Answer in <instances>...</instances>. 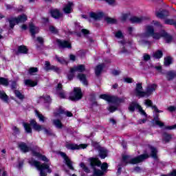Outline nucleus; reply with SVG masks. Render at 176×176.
<instances>
[{"label":"nucleus","instance_id":"1","mask_svg":"<svg viewBox=\"0 0 176 176\" xmlns=\"http://www.w3.org/2000/svg\"><path fill=\"white\" fill-rule=\"evenodd\" d=\"M146 38L152 36L153 39L159 41L161 38L165 39L166 43H170L173 41V36L170 35L166 30H162L160 32H155V28L152 25H148L146 27V31L144 34Z\"/></svg>","mask_w":176,"mask_h":176},{"label":"nucleus","instance_id":"2","mask_svg":"<svg viewBox=\"0 0 176 176\" xmlns=\"http://www.w3.org/2000/svg\"><path fill=\"white\" fill-rule=\"evenodd\" d=\"M23 126L25 129V133H27V134H32V129L33 130H34V131H38V132L42 131V130H43V129L42 128V125L38 124V122H36V120H35V119L30 120V123L23 122Z\"/></svg>","mask_w":176,"mask_h":176},{"label":"nucleus","instance_id":"3","mask_svg":"<svg viewBox=\"0 0 176 176\" xmlns=\"http://www.w3.org/2000/svg\"><path fill=\"white\" fill-rule=\"evenodd\" d=\"M130 157L129 155L122 156V162L125 163V164H138V163H142L144 160H146V159H149V156L148 154L144 153L140 155H138L129 161Z\"/></svg>","mask_w":176,"mask_h":176},{"label":"nucleus","instance_id":"4","mask_svg":"<svg viewBox=\"0 0 176 176\" xmlns=\"http://www.w3.org/2000/svg\"><path fill=\"white\" fill-rule=\"evenodd\" d=\"M33 166L40 171V176H47V173L48 174L52 173L50 166L46 163L41 164L40 162L34 160L33 161Z\"/></svg>","mask_w":176,"mask_h":176},{"label":"nucleus","instance_id":"5","mask_svg":"<svg viewBox=\"0 0 176 176\" xmlns=\"http://www.w3.org/2000/svg\"><path fill=\"white\" fill-rule=\"evenodd\" d=\"M99 98L104 100V101H107V102L116 104V105H119V104L124 102V98H119L115 96H110L105 94L100 95Z\"/></svg>","mask_w":176,"mask_h":176},{"label":"nucleus","instance_id":"6","mask_svg":"<svg viewBox=\"0 0 176 176\" xmlns=\"http://www.w3.org/2000/svg\"><path fill=\"white\" fill-rule=\"evenodd\" d=\"M73 96H69V98L71 101H79L83 98V94L80 87H74L73 89Z\"/></svg>","mask_w":176,"mask_h":176},{"label":"nucleus","instance_id":"7","mask_svg":"<svg viewBox=\"0 0 176 176\" xmlns=\"http://www.w3.org/2000/svg\"><path fill=\"white\" fill-rule=\"evenodd\" d=\"M56 42L59 49H72V44L68 40L57 38Z\"/></svg>","mask_w":176,"mask_h":176},{"label":"nucleus","instance_id":"8","mask_svg":"<svg viewBox=\"0 0 176 176\" xmlns=\"http://www.w3.org/2000/svg\"><path fill=\"white\" fill-rule=\"evenodd\" d=\"M65 148L67 149H69L70 151H79V149H86L87 148V144H76L74 143L67 144L65 145Z\"/></svg>","mask_w":176,"mask_h":176},{"label":"nucleus","instance_id":"9","mask_svg":"<svg viewBox=\"0 0 176 176\" xmlns=\"http://www.w3.org/2000/svg\"><path fill=\"white\" fill-rule=\"evenodd\" d=\"M157 88V85L156 84H151L148 85L146 89V91L143 93V98L144 97H150L153 94V91H156V89Z\"/></svg>","mask_w":176,"mask_h":176},{"label":"nucleus","instance_id":"10","mask_svg":"<svg viewBox=\"0 0 176 176\" xmlns=\"http://www.w3.org/2000/svg\"><path fill=\"white\" fill-rule=\"evenodd\" d=\"M19 148L23 152V153H27L28 152H32V155H34V152H35V149H36V146H28L25 142H22L19 145Z\"/></svg>","mask_w":176,"mask_h":176},{"label":"nucleus","instance_id":"11","mask_svg":"<svg viewBox=\"0 0 176 176\" xmlns=\"http://www.w3.org/2000/svg\"><path fill=\"white\" fill-rule=\"evenodd\" d=\"M59 155H60L61 157H63V159H64V160L65 162V164H66V166H67V167H68V168H69V170H75V168H74V166H72V162L71 161V160L69 159L68 155H67V153H65L63 151H60Z\"/></svg>","mask_w":176,"mask_h":176},{"label":"nucleus","instance_id":"12","mask_svg":"<svg viewBox=\"0 0 176 176\" xmlns=\"http://www.w3.org/2000/svg\"><path fill=\"white\" fill-rule=\"evenodd\" d=\"M149 149L151 150L150 155L146 153V151H144V154H146L149 156V157H152L154 160H157L159 157L157 156V148L153 146H148Z\"/></svg>","mask_w":176,"mask_h":176},{"label":"nucleus","instance_id":"13","mask_svg":"<svg viewBox=\"0 0 176 176\" xmlns=\"http://www.w3.org/2000/svg\"><path fill=\"white\" fill-rule=\"evenodd\" d=\"M50 13L51 14V17H52V19H55V20H58V19H61V17H63V13H61L60 10L57 8L50 10Z\"/></svg>","mask_w":176,"mask_h":176},{"label":"nucleus","instance_id":"14","mask_svg":"<svg viewBox=\"0 0 176 176\" xmlns=\"http://www.w3.org/2000/svg\"><path fill=\"white\" fill-rule=\"evenodd\" d=\"M89 163L92 169L96 168V167H101V161L97 157L89 158Z\"/></svg>","mask_w":176,"mask_h":176},{"label":"nucleus","instance_id":"15","mask_svg":"<svg viewBox=\"0 0 176 176\" xmlns=\"http://www.w3.org/2000/svg\"><path fill=\"white\" fill-rule=\"evenodd\" d=\"M144 104L147 107H150L152 109H154V112H155V113H162L163 112V111L159 110L157 106L153 105V102L150 99L146 100Z\"/></svg>","mask_w":176,"mask_h":176},{"label":"nucleus","instance_id":"16","mask_svg":"<svg viewBox=\"0 0 176 176\" xmlns=\"http://www.w3.org/2000/svg\"><path fill=\"white\" fill-rule=\"evenodd\" d=\"M135 96L137 97L143 98L144 91H142V83L139 82L136 84V87L135 89Z\"/></svg>","mask_w":176,"mask_h":176},{"label":"nucleus","instance_id":"17","mask_svg":"<svg viewBox=\"0 0 176 176\" xmlns=\"http://www.w3.org/2000/svg\"><path fill=\"white\" fill-rule=\"evenodd\" d=\"M29 31L32 36V38H35V35L39 33V28L35 26L34 23H31L29 24Z\"/></svg>","mask_w":176,"mask_h":176},{"label":"nucleus","instance_id":"18","mask_svg":"<svg viewBox=\"0 0 176 176\" xmlns=\"http://www.w3.org/2000/svg\"><path fill=\"white\" fill-rule=\"evenodd\" d=\"M86 71V66L85 65H78L74 67H71L69 72H85Z\"/></svg>","mask_w":176,"mask_h":176},{"label":"nucleus","instance_id":"19","mask_svg":"<svg viewBox=\"0 0 176 176\" xmlns=\"http://www.w3.org/2000/svg\"><path fill=\"white\" fill-rule=\"evenodd\" d=\"M89 16L91 19H94V20H101V19L105 16V14L103 12H99L97 13L91 12H90Z\"/></svg>","mask_w":176,"mask_h":176},{"label":"nucleus","instance_id":"20","mask_svg":"<svg viewBox=\"0 0 176 176\" xmlns=\"http://www.w3.org/2000/svg\"><path fill=\"white\" fill-rule=\"evenodd\" d=\"M28 47L26 45H22L18 46L17 51L16 52V56L19 54H28Z\"/></svg>","mask_w":176,"mask_h":176},{"label":"nucleus","instance_id":"21","mask_svg":"<svg viewBox=\"0 0 176 176\" xmlns=\"http://www.w3.org/2000/svg\"><path fill=\"white\" fill-rule=\"evenodd\" d=\"M77 78L82 82L84 86H89V82L87 81V77L85 74H78Z\"/></svg>","mask_w":176,"mask_h":176},{"label":"nucleus","instance_id":"22","mask_svg":"<svg viewBox=\"0 0 176 176\" xmlns=\"http://www.w3.org/2000/svg\"><path fill=\"white\" fill-rule=\"evenodd\" d=\"M33 156L38 157V159H40V160H42L43 162H45V163H49V159L47 158V157L42 155L39 152L33 151Z\"/></svg>","mask_w":176,"mask_h":176},{"label":"nucleus","instance_id":"23","mask_svg":"<svg viewBox=\"0 0 176 176\" xmlns=\"http://www.w3.org/2000/svg\"><path fill=\"white\" fill-rule=\"evenodd\" d=\"M140 107H141V105H140V104H138V102H131L129 104L128 109H129V112H135V109H139Z\"/></svg>","mask_w":176,"mask_h":176},{"label":"nucleus","instance_id":"24","mask_svg":"<svg viewBox=\"0 0 176 176\" xmlns=\"http://www.w3.org/2000/svg\"><path fill=\"white\" fill-rule=\"evenodd\" d=\"M104 68H105V64L102 63L98 65L95 68V75L96 76H100V75H101V72L104 70Z\"/></svg>","mask_w":176,"mask_h":176},{"label":"nucleus","instance_id":"25","mask_svg":"<svg viewBox=\"0 0 176 176\" xmlns=\"http://www.w3.org/2000/svg\"><path fill=\"white\" fill-rule=\"evenodd\" d=\"M168 16H170L168 11L166 10L156 12V16L158 17V19H166V17H168Z\"/></svg>","mask_w":176,"mask_h":176},{"label":"nucleus","instance_id":"26","mask_svg":"<svg viewBox=\"0 0 176 176\" xmlns=\"http://www.w3.org/2000/svg\"><path fill=\"white\" fill-rule=\"evenodd\" d=\"M72 6H74V3L69 1L67 4L64 7L63 12L66 14H69L72 10Z\"/></svg>","mask_w":176,"mask_h":176},{"label":"nucleus","instance_id":"27","mask_svg":"<svg viewBox=\"0 0 176 176\" xmlns=\"http://www.w3.org/2000/svg\"><path fill=\"white\" fill-rule=\"evenodd\" d=\"M25 85L28 86V87H35V86H38L37 81H33L31 79L25 80Z\"/></svg>","mask_w":176,"mask_h":176},{"label":"nucleus","instance_id":"28","mask_svg":"<svg viewBox=\"0 0 176 176\" xmlns=\"http://www.w3.org/2000/svg\"><path fill=\"white\" fill-rule=\"evenodd\" d=\"M142 17H138V16H132L130 18L129 21L132 24H141L143 21Z\"/></svg>","mask_w":176,"mask_h":176},{"label":"nucleus","instance_id":"29","mask_svg":"<svg viewBox=\"0 0 176 176\" xmlns=\"http://www.w3.org/2000/svg\"><path fill=\"white\" fill-rule=\"evenodd\" d=\"M7 21L9 22L10 28L11 30H13V28H14V25H16V24H19L17 23V19L16 17L8 18L7 19Z\"/></svg>","mask_w":176,"mask_h":176},{"label":"nucleus","instance_id":"30","mask_svg":"<svg viewBox=\"0 0 176 176\" xmlns=\"http://www.w3.org/2000/svg\"><path fill=\"white\" fill-rule=\"evenodd\" d=\"M166 78L168 82L173 80L174 78H176V72H174L173 71L168 72L166 74Z\"/></svg>","mask_w":176,"mask_h":176},{"label":"nucleus","instance_id":"31","mask_svg":"<svg viewBox=\"0 0 176 176\" xmlns=\"http://www.w3.org/2000/svg\"><path fill=\"white\" fill-rule=\"evenodd\" d=\"M153 57L156 60H160L163 57V51L157 50L153 54Z\"/></svg>","mask_w":176,"mask_h":176},{"label":"nucleus","instance_id":"32","mask_svg":"<svg viewBox=\"0 0 176 176\" xmlns=\"http://www.w3.org/2000/svg\"><path fill=\"white\" fill-rule=\"evenodd\" d=\"M16 19L17 24L20 23H25V21L28 19V18L27 17V15L24 14L18 16V17H16Z\"/></svg>","mask_w":176,"mask_h":176},{"label":"nucleus","instance_id":"33","mask_svg":"<svg viewBox=\"0 0 176 176\" xmlns=\"http://www.w3.org/2000/svg\"><path fill=\"white\" fill-rule=\"evenodd\" d=\"M40 98L44 100V104H48V105H50V104H52V99L49 95L41 96Z\"/></svg>","mask_w":176,"mask_h":176},{"label":"nucleus","instance_id":"34","mask_svg":"<svg viewBox=\"0 0 176 176\" xmlns=\"http://www.w3.org/2000/svg\"><path fill=\"white\" fill-rule=\"evenodd\" d=\"M99 156L100 159H105L108 156V151L100 148L99 149Z\"/></svg>","mask_w":176,"mask_h":176},{"label":"nucleus","instance_id":"35","mask_svg":"<svg viewBox=\"0 0 176 176\" xmlns=\"http://www.w3.org/2000/svg\"><path fill=\"white\" fill-rule=\"evenodd\" d=\"M105 21H107V24H118V19H113L109 16L104 18Z\"/></svg>","mask_w":176,"mask_h":176},{"label":"nucleus","instance_id":"36","mask_svg":"<svg viewBox=\"0 0 176 176\" xmlns=\"http://www.w3.org/2000/svg\"><path fill=\"white\" fill-rule=\"evenodd\" d=\"M164 64L165 67H168L173 64V58L171 56H166L164 58Z\"/></svg>","mask_w":176,"mask_h":176},{"label":"nucleus","instance_id":"37","mask_svg":"<svg viewBox=\"0 0 176 176\" xmlns=\"http://www.w3.org/2000/svg\"><path fill=\"white\" fill-rule=\"evenodd\" d=\"M0 85L8 87L9 86V80L4 77H0Z\"/></svg>","mask_w":176,"mask_h":176},{"label":"nucleus","instance_id":"38","mask_svg":"<svg viewBox=\"0 0 176 176\" xmlns=\"http://www.w3.org/2000/svg\"><path fill=\"white\" fill-rule=\"evenodd\" d=\"M0 98L5 102H8V101H9V96H8L5 91H0Z\"/></svg>","mask_w":176,"mask_h":176},{"label":"nucleus","instance_id":"39","mask_svg":"<svg viewBox=\"0 0 176 176\" xmlns=\"http://www.w3.org/2000/svg\"><path fill=\"white\" fill-rule=\"evenodd\" d=\"M65 113V111L63 107H60L56 112L54 113V115L56 118L60 116V115H64Z\"/></svg>","mask_w":176,"mask_h":176},{"label":"nucleus","instance_id":"40","mask_svg":"<svg viewBox=\"0 0 176 176\" xmlns=\"http://www.w3.org/2000/svg\"><path fill=\"white\" fill-rule=\"evenodd\" d=\"M94 175L91 176H102L104 175V172L100 169H97V168H94Z\"/></svg>","mask_w":176,"mask_h":176},{"label":"nucleus","instance_id":"41","mask_svg":"<svg viewBox=\"0 0 176 176\" xmlns=\"http://www.w3.org/2000/svg\"><path fill=\"white\" fill-rule=\"evenodd\" d=\"M129 17H130V13H124L122 14V16L120 17V21L122 23H126V21H127V19H129Z\"/></svg>","mask_w":176,"mask_h":176},{"label":"nucleus","instance_id":"42","mask_svg":"<svg viewBox=\"0 0 176 176\" xmlns=\"http://www.w3.org/2000/svg\"><path fill=\"white\" fill-rule=\"evenodd\" d=\"M35 114L37 118H38L40 122H45V116L41 113L38 110H35Z\"/></svg>","mask_w":176,"mask_h":176},{"label":"nucleus","instance_id":"43","mask_svg":"<svg viewBox=\"0 0 176 176\" xmlns=\"http://www.w3.org/2000/svg\"><path fill=\"white\" fill-rule=\"evenodd\" d=\"M54 124L57 129H63V123L58 119L54 120Z\"/></svg>","mask_w":176,"mask_h":176},{"label":"nucleus","instance_id":"44","mask_svg":"<svg viewBox=\"0 0 176 176\" xmlns=\"http://www.w3.org/2000/svg\"><path fill=\"white\" fill-rule=\"evenodd\" d=\"M173 138V136L171 134H168L167 133H164V140L165 142H170L171 141V139Z\"/></svg>","mask_w":176,"mask_h":176},{"label":"nucleus","instance_id":"45","mask_svg":"<svg viewBox=\"0 0 176 176\" xmlns=\"http://www.w3.org/2000/svg\"><path fill=\"white\" fill-rule=\"evenodd\" d=\"M80 167L82 168L83 171H85V173H87V174H89V173H90V169H89V167L86 166L85 162H81L80 164Z\"/></svg>","mask_w":176,"mask_h":176},{"label":"nucleus","instance_id":"46","mask_svg":"<svg viewBox=\"0 0 176 176\" xmlns=\"http://www.w3.org/2000/svg\"><path fill=\"white\" fill-rule=\"evenodd\" d=\"M14 93L15 96L17 97V98H19V100H24V95H23V94L20 92V91L15 89L14 91Z\"/></svg>","mask_w":176,"mask_h":176},{"label":"nucleus","instance_id":"47","mask_svg":"<svg viewBox=\"0 0 176 176\" xmlns=\"http://www.w3.org/2000/svg\"><path fill=\"white\" fill-rule=\"evenodd\" d=\"M49 30L50 31V32L52 34H54L55 35H56L57 34H58V30L57 28H56V27L53 26V25H50L49 27Z\"/></svg>","mask_w":176,"mask_h":176},{"label":"nucleus","instance_id":"48","mask_svg":"<svg viewBox=\"0 0 176 176\" xmlns=\"http://www.w3.org/2000/svg\"><path fill=\"white\" fill-rule=\"evenodd\" d=\"M91 145L95 148V149H98V151H100L101 149V146L100 145L99 142H97L96 141H92L91 142Z\"/></svg>","mask_w":176,"mask_h":176},{"label":"nucleus","instance_id":"49","mask_svg":"<svg viewBox=\"0 0 176 176\" xmlns=\"http://www.w3.org/2000/svg\"><path fill=\"white\" fill-rule=\"evenodd\" d=\"M38 67H30L28 69V74L30 75H34V74H36V72H38Z\"/></svg>","mask_w":176,"mask_h":176},{"label":"nucleus","instance_id":"50","mask_svg":"<svg viewBox=\"0 0 176 176\" xmlns=\"http://www.w3.org/2000/svg\"><path fill=\"white\" fill-rule=\"evenodd\" d=\"M17 89V81L12 80L11 82V90H16Z\"/></svg>","mask_w":176,"mask_h":176},{"label":"nucleus","instance_id":"51","mask_svg":"<svg viewBox=\"0 0 176 176\" xmlns=\"http://www.w3.org/2000/svg\"><path fill=\"white\" fill-rule=\"evenodd\" d=\"M138 110H139V112L140 113V114L143 115V116H145V118H148V114H146V112L144 111L142 107L140 106Z\"/></svg>","mask_w":176,"mask_h":176},{"label":"nucleus","instance_id":"52","mask_svg":"<svg viewBox=\"0 0 176 176\" xmlns=\"http://www.w3.org/2000/svg\"><path fill=\"white\" fill-rule=\"evenodd\" d=\"M101 166V170L102 171H107L108 170V164L107 162H104Z\"/></svg>","mask_w":176,"mask_h":176},{"label":"nucleus","instance_id":"53","mask_svg":"<svg viewBox=\"0 0 176 176\" xmlns=\"http://www.w3.org/2000/svg\"><path fill=\"white\" fill-rule=\"evenodd\" d=\"M75 72H69V74H67V79L68 80H74V78L75 77Z\"/></svg>","mask_w":176,"mask_h":176},{"label":"nucleus","instance_id":"54","mask_svg":"<svg viewBox=\"0 0 176 176\" xmlns=\"http://www.w3.org/2000/svg\"><path fill=\"white\" fill-rule=\"evenodd\" d=\"M121 54H129L130 52L126 49L125 46H123L122 50L120 52Z\"/></svg>","mask_w":176,"mask_h":176},{"label":"nucleus","instance_id":"55","mask_svg":"<svg viewBox=\"0 0 176 176\" xmlns=\"http://www.w3.org/2000/svg\"><path fill=\"white\" fill-rule=\"evenodd\" d=\"M50 71H54V72H58L60 69L57 66L52 65Z\"/></svg>","mask_w":176,"mask_h":176},{"label":"nucleus","instance_id":"56","mask_svg":"<svg viewBox=\"0 0 176 176\" xmlns=\"http://www.w3.org/2000/svg\"><path fill=\"white\" fill-rule=\"evenodd\" d=\"M81 32L82 34H83L84 36H86V35L90 34V30L87 29H82Z\"/></svg>","mask_w":176,"mask_h":176},{"label":"nucleus","instance_id":"57","mask_svg":"<svg viewBox=\"0 0 176 176\" xmlns=\"http://www.w3.org/2000/svg\"><path fill=\"white\" fill-rule=\"evenodd\" d=\"M116 38H123V33H122V31L118 30L116 34H115Z\"/></svg>","mask_w":176,"mask_h":176},{"label":"nucleus","instance_id":"58","mask_svg":"<svg viewBox=\"0 0 176 176\" xmlns=\"http://www.w3.org/2000/svg\"><path fill=\"white\" fill-rule=\"evenodd\" d=\"M50 68H52V65H50V62L45 61V69L47 71H50Z\"/></svg>","mask_w":176,"mask_h":176},{"label":"nucleus","instance_id":"59","mask_svg":"<svg viewBox=\"0 0 176 176\" xmlns=\"http://www.w3.org/2000/svg\"><path fill=\"white\" fill-rule=\"evenodd\" d=\"M118 110V107H115V106H110L109 107V112H111V113L115 112V111Z\"/></svg>","mask_w":176,"mask_h":176},{"label":"nucleus","instance_id":"60","mask_svg":"<svg viewBox=\"0 0 176 176\" xmlns=\"http://www.w3.org/2000/svg\"><path fill=\"white\" fill-rule=\"evenodd\" d=\"M143 58L144 61H149V60H151V55L148 54H144Z\"/></svg>","mask_w":176,"mask_h":176},{"label":"nucleus","instance_id":"61","mask_svg":"<svg viewBox=\"0 0 176 176\" xmlns=\"http://www.w3.org/2000/svg\"><path fill=\"white\" fill-rule=\"evenodd\" d=\"M12 131H14V134H20V129L17 126H13Z\"/></svg>","mask_w":176,"mask_h":176},{"label":"nucleus","instance_id":"62","mask_svg":"<svg viewBox=\"0 0 176 176\" xmlns=\"http://www.w3.org/2000/svg\"><path fill=\"white\" fill-rule=\"evenodd\" d=\"M89 101H96V94L92 93L89 95Z\"/></svg>","mask_w":176,"mask_h":176},{"label":"nucleus","instance_id":"63","mask_svg":"<svg viewBox=\"0 0 176 176\" xmlns=\"http://www.w3.org/2000/svg\"><path fill=\"white\" fill-rule=\"evenodd\" d=\"M56 91H61L63 90V84L58 83L56 87Z\"/></svg>","mask_w":176,"mask_h":176},{"label":"nucleus","instance_id":"64","mask_svg":"<svg viewBox=\"0 0 176 176\" xmlns=\"http://www.w3.org/2000/svg\"><path fill=\"white\" fill-rule=\"evenodd\" d=\"M36 39L38 43H40V45H43L45 43V41L43 40V38L38 36L37 37Z\"/></svg>","mask_w":176,"mask_h":176}]
</instances>
